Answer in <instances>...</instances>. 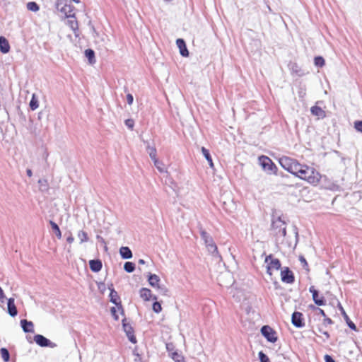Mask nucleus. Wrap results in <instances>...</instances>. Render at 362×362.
Listing matches in <instances>:
<instances>
[{
    "label": "nucleus",
    "mask_w": 362,
    "mask_h": 362,
    "mask_svg": "<svg viewBox=\"0 0 362 362\" xmlns=\"http://www.w3.org/2000/svg\"><path fill=\"white\" fill-rule=\"evenodd\" d=\"M295 176L313 185H317L321 179V175L315 168L302 164H300Z\"/></svg>",
    "instance_id": "1"
},
{
    "label": "nucleus",
    "mask_w": 362,
    "mask_h": 362,
    "mask_svg": "<svg viewBox=\"0 0 362 362\" xmlns=\"http://www.w3.org/2000/svg\"><path fill=\"white\" fill-rule=\"evenodd\" d=\"M272 228L274 234L276 237V241H279L281 238H284L286 235V223L280 216H273Z\"/></svg>",
    "instance_id": "2"
},
{
    "label": "nucleus",
    "mask_w": 362,
    "mask_h": 362,
    "mask_svg": "<svg viewBox=\"0 0 362 362\" xmlns=\"http://www.w3.org/2000/svg\"><path fill=\"white\" fill-rule=\"evenodd\" d=\"M279 163L284 169L294 175H296L300 164L296 160L288 156H283L280 158Z\"/></svg>",
    "instance_id": "3"
},
{
    "label": "nucleus",
    "mask_w": 362,
    "mask_h": 362,
    "mask_svg": "<svg viewBox=\"0 0 362 362\" xmlns=\"http://www.w3.org/2000/svg\"><path fill=\"white\" fill-rule=\"evenodd\" d=\"M259 163L263 170L267 173H276L277 167L272 160L267 156H262L259 158Z\"/></svg>",
    "instance_id": "4"
},
{
    "label": "nucleus",
    "mask_w": 362,
    "mask_h": 362,
    "mask_svg": "<svg viewBox=\"0 0 362 362\" xmlns=\"http://www.w3.org/2000/svg\"><path fill=\"white\" fill-rule=\"evenodd\" d=\"M265 262L268 263L267 267V273L269 275H272L271 270L272 269L279 270L281 268V262L279 259L273 258L272 255H269L266 257L265 258Z\"/></svg>",
    "instance_id": "5"
},
{
    "label": "nucleus",
    "mask_w": 362,
    "mask_h": 362,
    "mask_svg": "<svg viewBox=\"0 0 362 362\" xmlns=\"http://www.w3.org/2000/svg\"><path fill=\"white\" fill-rule=\"evenodd\" d=\"M35 342L41 347H50L55 348L57 346V344L51 341L42 334H36L34 336Z\"/></svg>",
    "instance_id": "6"
},
{
    "label": "nucleus",
    "mask_w": 362,
    "mask_h": 362,
    "mask_svg": "<svg viewBox=\"0 0 362 362\" xmlns=\"http://www.w3.org/2000/svg\"><path fill=\"white\" fill-rule=\"evenodd\" d=\"M261 333L269 342L274 343L277 341L276 332L268 325H264L261 328Z\"/></svg>",
    "instance_id": "7"
},
{
    "label": "nucleus",
    "mask_w": 362,
    "mask_h": 362,
    "mask_svg": "<svg viewBox=\"0 0 362 362\" xmlns=\"http://www.w3.org/2000/svg\"><path fill=\"white\" fill-rule=\"evenodd\" d=\"M309 291L312 293L313 300L317 305L322 306L326 304L325 297L322 296H320L319 291L313 286L310 287Z\"/></svg>",
    "instance_id": "8"
},
{
    "label": "nucleus",
    "mask_w": 362,
    "mask_h": 362,
    "mask_svg": "<svg viewBox=\"0 0 362 362\" xmlns=\"http://www.w3.org/2000/svg\"><path fill=\"white\" fill-rule=\"evenodd\" d=\"M292 324L298 328H302L305 326L303 315L300 312H294L291 317Z\"/></svg>",
    "instance_id": "9"
},
{
    "label": "nucleus",
    "mask_w": 362,
    "mask_h": 362,
    "mask_svg": "<svg viewBox=\"0 0 362 362\" xmlns=\"http://www.w3.org/2000/svg\"><path fill=\"white\" fill-rule=\"evenodd\" d=\"M281 281L286 284H293L295 281L294 275L288 267H285L281 272Z\"/></svg>",
    "instance_id": "10"
},
{
    "label": "nucleus",
    "mask_w": 362,
    "mask_h": 362,
    "mask_svg": "<svg viewBox=\"0 0 362 362\" xmlns=\"http://www.w3.org/2000/svg\"><path fill=\"white\" fill-rule=\"evenodd\" d=\"M122 327H123V329L125 332L129 340L133 344L136 343V339L134 334V329L129 324L126 322L125 319L122 320Z\"/></svg>",
    "instance_id": "11"
},
{
    "label": "nucleus",
    "mask_w": 362,
    "mask_h": 362,
    "mask_svg": "<svg viewBox=\"0 0 362 362\" xmlns=\"http://www.w3.org/2000/svg\"><path fill=\"white\" fill-rule=\"evenodd\" d=\"M109 289L110 290V300L112 303L115 304L119 310H121V312L123 313L124 310L122 308V306L121 305V301L119 299V297L117 294V292L113 288L109 287Z\"/></svg>",
    "instance_id": "12"
},
{
    "label": "nucleus",
    "mask_w": 362,
    "mask_h": 362,
    "mask_svg": "<svg viewBox=\"0 0 362 362\" xmlns=\"http://www.w3.org/2000/svg\"><path fill=\"white\" fill-rule=\"evenodd\" d=\"M21 326L25 333H33L34 332V325L31 321H28L25 319L21 320Z\"/></svg>",
    "instance_id": "13"
},
{
    "label": "nucleus",
    "mask_w": 362,
    "mask_h": 362,
    "mask_svg": "<svg viewBox=\"0 0 362 362\" xmlns=\"http://www.w3.org/2000/svg\"><path fill=\"white\" fill-rule=\"evenodd\" d=\"M7 311L11 317H15L18 314V310L14 303V298H10L7 302Z\"/></svg>",
    "instance_id": "14"
},
{
    "label": "nucleus",
    "mask_w": 362,
    "mask_h": 362,
    "mask_svg": "<svg viewBox=\"0 0 362 362\" xmlns=\"http://www.w3.org/2000/svg\"><path fill=\"white\" fill-rule=\"evenodd\" d=\"M176 44L180 49V53L182 57H188L189 52L186 43L183 39L179 38L176 40Z\"/></svg>",
    "instance_id": "15"
},
{
    "label": "nucleus",
    "mask_w": 362,
    "mask_h": 362,
    "mask_svg": "<svg viewBox=\"0 0 362 362\" xmlns=\"http://www.w3.org/2000/svg\"><path fill=\"white\" fill-rule=\"evenodd\" d=\"M90 269L93 272H98L101 270L103 264L100 259H92L89 262Z\"/></svg>",
    "instance_id": "16"
},
{
    "label": "nucleus",
    "mask_w": 362,
    "mask_h": 362,
    "mask_svg": "<svg viewBox=\"0 0 362 362\" xmlns=\"http://www.w3.org/2000/svg\"><path fill=\"white\" fill-rule=\"evenodd\" d=\"M10 50V45L6 37H0V51L4 53H8Z\"/></svg>",
    "instance_id": "17"
},
{
    "label": "nucleus",
    "mask_w": 362,
    "mask_h": 362,
    "mask_svg": "<svg viewBox=\"0 0 362 362\" xmlns=\"http://www.w3.org/2000/svg\"><path fill=\"white\" fill-rule=\"evenodd\" d=\"M206 248L208 252H210L214 257H216L219 260L221 259V256L219 255L217 246L215 243L206 246Z\"/></svg>",
    "instance_id": "18"
},
{
    "label": "nucleus",
    "mask_w": 362,
    "mask_h": 362,
    "mask_svg": "<svg viewBox=\"0 0 362 362\" xmlns=\"http://www.w3.org/2000/svg\"><path fill=\"white\" fill-rule=\"evenodd\" d=\"M311 113L317 116L318 117L323 118L325 117V112L319 106L315 105L310 108Z\"/></svg>",
    "instance_id": "19"
},
{
    "label": "nucleus",
    "mask_w": 362,
    "mask_h": 362,
    "mask_svg": "<svg viewBox=\"0 0 362 362\" xmlns=\"http://www.w3.org/2000/svg\"><path fill=\"white\" fill-rule=\"evenodd\" d=\"M201 238L204 240L206 247L215 243L212 237L204 230L201 231Z\"/></svg>",
    "instance_id": "20"
},
{
    "label": "nucleus",
    "mask_w": 362,
    "mask_h": 362,
    "mask_svg": "<svg viewBox=\"0 0 362 362\" xmlns=\"http://www.w3.org/2000/svg\"><path fill=\"white\" fill-rule=\"evenodd\" d=\"M119 253L122 259H127L132 257V252L129 247H122Z\"/></svg>",
    "instance_id": "21"
},
{
    "label": "nucleus",
    "mask_w": 362,
    "mask_h": 362,
    "mask_svg": "<svg viewBox=\"0 0 362 362\" xmlns=\"http://www.w3.org/2000/svg\"><path fill=\"white\" fill-rule=\"evenodd\" d=\"M140 297L142 298L144 300L148 301L151 298V291L150 289L146 288H142L139 291Z\"/></svg>",
    "instance_id": "22"
},
{
    "label": "nucleus",
    "mask_w": 362,
    "mask_h": 362,
    "mask_svg": "<svg viewBox=\"0 0 362 362\" xmlns=\"http://www.w3.org/2000/svg\"><path fill=\"white\" fill-rule=\"evenodd\" d=\"M148 281L149 284L153 287L158 288V286H160L158 284V283L160 281V278L156 274H150L148 276Z\"/></svg>",
    "instance_id": "23"
},
{
    "label": "nucleus",
    "mask_w": 362,
    "mask_h": 362,
    "mask_svg": "<svg viewBox=\"0 0 362 362\" xmlns=\"http://www.w3.org/2000/svg\"><path fill=\"white\" fill-rule=\"evenodd\" d=\"M85 56L88 59L90 64L95 62V52L91 49H87L85 50Z\"/></svg>",
    "instance_id": "24"
},
{
    "label": "nucleus",
    "mask_w": 362,
    "mask_h": 362,
    "mask_svg": "<svg viewBox=\"0 0 362 362\" xmlns=\"http://www.w3.org/2000/svg\"><path fill=\"white\" fill-rule=\"evenodd\" d=\"M202 152L206 160L209 163V165L211 168H214V163L212 160V158L209 153V150H207L205 147L202 148Z\"/></svg>",
    "instance_id": "25"
},
{
    "label": "nucleus",
    "mask_w": 362,
    "mask_h": 362,
    "mask_svg": "<svg viewBox=\"0 0 362 362\" xmlns=\"http://www.w3.org/2000/svg\"><path fill=\"white\" fill-rule=\"evenodd\" d=\"M62 11L64 12L67 16V17L75 18V14L72 13V7L70 5H65L62 8Z\"/></svg>",
    "instance_id": "26"
},
{
    "label": "nucleus",
    "mask_w": 362,
    "mask_h": 362,
    "mask_svg": "<svg viewBox=\"0 0 362 362\" xmlns=\"http://www.w3.org/2000/svg\"><path fill=\"white\" fill-rule=\"evenodd\" d=\"M49 224L52 227V229L54 231L55 234H56V236L60 239L62 238V232L59 229V227L58 226V225L52 221H49Z\"/></svg>",
    "instance_id": "27"
},
{
    "label": "nucleus",
    "mask_w": 362,
    "mask_h": 362,
    "mask_svg": "<svg viewBox=\"0 0 362 362\" xmlns=\"http://www.w3.org/2000/svg\"><path fill=\"white\" fill-rule=\"evenodd\" d=\"M29 105H30V108L32 110H35L39 107L38 100H37L35 94H33Z\"/></svg>",
    "instance_id": "28"
},
{
    "label": "nucleus",
    "mask_w": 362,
    "mask_h": 362,
    "mask_svg": "<svg viewBox=\"0 0 362 362\" xmlns=\"http://www.w3.org/2000/svg\"><path fill=\"white\" fill-rule=\"evenodd\" d=\"M27 9L33 12H37L40 10V6L35 1H30L26 5Z\"/></svg>",
    "instance_id": "29"
},
{
    "label": "nucleus",
    "mask_w": 362,
    "mask_h": 362,
    "mask_svg": "<svg viewBox=\"0 0 362 362\" xmlns=\"http://www.w3.org/2000/svg\"><path fill=\"white\" fill-rule=\"evenodd\" d=\"M0 353L1 355V357L4 362H8L10 360V354L7 349L6 348H1L0 349Z\"/></svg>",
    "instance_id": "30"
},
{
    "label": "nucleus",
    "mask_w": 362,
    "mask_h": 362,
    "mask_svg": "<svg viewBox=\"0 0 362 362\" xmlns=\"http://www.w3.org/2000/svg\"><path fill=\"white\" fill-rule=\"evenodd\" d=\"M124 269L128 272H133L135 269V264L132 262H127L124 263Z\"/></svg>",
    "instance_id": "31"
},
{
    "label": "nucleus",
    "mask_w": 362,
    "mask_h": 362,
    "mask_svg": "<svg viewBox=\"0 0 362 362\" xmlns=\"http://www.w3.org/2000/svg\"><path fill=\"white\" fill-rule=\"evenodd\" d=\"M314 64L317 67H322L325 66V61L322 57L318 56L314 58Z\"/></svg>",
    "instance_id": "32"
},
{
    "label": "nucleus",
    "mask_w": 362,
    "mask_h": 362,
    "mask_svg": "<svg viewBox=\"0 0 362 362\" xmlns=\"http://www.w3.org/2000/svg\"><path fill=\"white\" fill-rule=\"evenodd\" d=\"M343 315L344 317V319L346 320V322L349 327L350 329H351L352 330L356 331V325L349 319V317H348V315L346 314V313L344 311H343Z\"/></svg>",
    "instance_id": "33"
},
{
    "label": "nucleus",
    "mask_w": 362,
    "mask_h": 362,
    "mask_svg": "<svg viewBox=\"0 0 362 362\" xmlns=\"http://www.w3.org/2000/svg\"><path fill=\"white\" fill-rule=\"evenodd\" d=\"M78 238L80 239V243H83L88 240V234L83 230H80L78 233Z\"/></svg>",
    "instance_id": "34"
},
{
    "label": "nucleus",
    "mask_w": 362,
    "mask_h": 362,
    "mask_svg": "<svg viewBox=\"0 0 362 362\" xmlns=\"http://www.w3.org/2000/svg\"><path fill=\"white\" fill-rule=\"evenodd\" d=\"M325 327L324 326H322L321 324L320 325H319L317 327V331L320 333L322 334L325 337L326 339H328L329 338V334L328 333V332L327 330L325 329Z\"/></svg>",
    "instance_id": "35"
},
{
    "label": "nucleus",
    "mask_w": 362,
    "mask_h": 362,
    "mask_svg": "<svg viewBox=\"0 0 362 362\" xmlns=\"http://www.w3.org/2000/svg\"><path fill=\"white\" fill-rule=\"evenodd\" d=\"M154 165L156 167V168L160 173L166 172L165 165L161 161H156Z\"/></svg>",
    "instance_id": "36"
},
{
    "label": "nucleus",
    "mask_w": 362,
    "mask_h": 362,
    "mask_svg": "<svg viewBox=\"0 0 362 362\" xmlns=\"http://www.w3.org/2000/svg\"><path fill=\"white\" fill-rule=\"evenodd\" d=\"M152 309L155 313H159L162 310L160 303L158 301L154 302L153 303Z\"/></svg>",
    "instance_id": "37"
},
{
    "label": "nucleus",
    "mask_w": 362,
    "mask_h": 362,
    "mask_svg": "<svg viewBox=\"0 0 362 362\" xmlns=\"http://www.w3.org/2000/svg\"><path fill=\"white\" fill-rule=\"evenodd\" d=\"M258 355L260 362H270L269 357L263 351H259Z\"/></svg>",
    "instance_id": "38"
},
{
    "label": "nucleus",
    "mask_w": 362,
    "mask_h": 362,
    "mask_svg": "<svg viewBox=\"0 0 362 362\" xmlns=\"http://www.w3.org/2000/svg\"><path fill=\"white\" fill-rule=\"evenodd\" d=\"M146 151L149 154V156H153V155H156V153H157L156 148L153 146H151L148 144L146 146Z\"/></svg>",
    "instance_id": "39"
},
{
    "label": "nucleus",
    "mask_w": 362,
    "mask_h": 362,
    "mask_svg": "<svg viewBox=\"0 0 362 362\" xmlns=\"http://www.w3.org/2000/svg\"><path fill=\"white\" fill-rule=\"evenodd\" d=\"M291 70L293 72H295L298 76H302L303 73L301 72V70L299 69L298 66L296 64H293L291 67Z\"/></svg>",
    "instance_id": "40"
},
{
    "label": "nucleus",
    "mask_w": 362,
    "mask_h": 362,
    "mask_svg": "<svg viewBox=\"0 0 362 362\" xmlns=\"http://www.w3.org/2000/svg\"><path fill=\"white\" fill-rule=\"evenodd\" d=\"M125 125L131 130L133 129L134 126V121L132 119H127L124 122Z\"/></svg>",
    "instance_id": "41"
},
{
    "label": "nucleus",
    "mask_w": 362,
    "mask_h": 362,
    "mask_svg": "<svg viewBox=\"0 0 362 362\" xmlns=\"http://www.w3.org/2000/svg\"><path fill=\"white\" fill-rule=\"evenodd\" d=\"M69 24L74 31H76L78 29V22L76 20L69 21Z\"/></svg>",
    "instance_id": "42"
},
{
    "label": "nucleus",
    "mask_w": 362,
    "mask_h": 362,
    "mask_svg": "<svg viewBox=\"0 0 362 362\" xmlns=\"http://www.w3.org/2000/svg\"><path fill=\"white\" fill-rule=\"evenodd\" d=\"M333 324V321L329 317H324L322 325L327 327L328 325Z\"/></svg>",
    "instance_id": "43"
},
{
    "label": "nucleus",
    "mask_w": 362,
    "mask_h": 362,
    "mask_svg": "<svg viewBox=\"0 0 362 362\" xmlns=\"http://www.w3.org/2000/svg\"><path fill=\"white\" fill-rule=\"evenodd\" d=\"M354 128L359 132H362V121L358 120L354 122Z\"/></svg>",
    "instance_id": "44"
},
{
    "label": "nucleus",
    "mask_w": 362,
    "mask_h": 362,
    "mask_svg": "<svg viewBox=\"0 0 362 362\" xmlns=\"http://www.w3.org/2000/svg\"><path fill=\"white\" fill-rule=\"evenodd\" d=\"M299 260L304 268H306L308 267V262L303 256H300Z\"/></svg>",
    "instance_id": "45"
},
{
    "label": "nucleus",
    "mask_w": 362,
    "mask_h": 362,
    "mask_svg": "<svg viewBox=\"0 0 362 362\" xmlns=\"http://www.w3.org/2000/svg\"><path fill=\"white\" fill-rule=\"evenodd\" d=\"M127 103L131 105L132 103H133V101H134V98H133V95L130 93L127 94Z\"/></svg>",
    "instance_id": "46"
},
{
    "label": "nucleus",
    "mask_w": 362,
    "mask_h": 362,
    "mask_svg": "<svg viewBox=\"0 0 362 362\" xmlns=\"http://www.w3.org/2000/svg\"><path fill=\"white\" fill-rule=\"evenodd\" d=\"M158 289L160 291L163 295H167L168 289L164 286H158Z\"/></svg>",
    "instance_id": "47"
},
{
    "label": "nucleus",
    "mask_w": 362,
    "mask_h": 362,
    "mask_svg": "<svg viewBox=\"0 0 362 362\" xmlns=\"http://www.w3.org/2000/svg\"><path fill=\"white\" fill-rule=\"evenodd\" d=\"M116 312H117L116 308L112 307V308H111V313H112V315H113L114 318H115L116 320H117L119 317H118V316H117V315Z\"/></svg>",
    "instance_id": "48"
},
{
    "label": "nucleus",
    "mask_w": 362,
    "mask_h": 362,
    "mask_svg": "<svg viewBox=\"0 0 362 362\" xmlns=\"http://www.w3.org/2000/svg\"><path fill=\"white\" fill-rule=\"evenodd\" d=\"M325 362H335L334 358L329 355L325 356Z\"/></svg>",
    "instance_id": "49"
},
{
    "label": "nucleus",
    "mask_w": 362,
    "mask_h": 362,
    "mask_svg": "<svg viewBox=\"0 0 362 362\" xmlns=\"http://www.w3.org/2000/svg\"><path fill=\"white\" fill-rule=\"evenodd\" d=\"M294 233H295V237H296V243H295V247H296L298 242V228L296 227H294Z\"/></svg>",
    "instance_id": "50"
},
{
    "label": "nucleus",
    "mask_w": 362,
    "mask_h": 362,
    "mask_svg": "<svg viewBox=\"0 0 362 362\" xmlns=\"http://www.w3.org/2000/svg\"><path fill=\"white\" fill-rule=\"evenodd\" d=\"M74 237H73L72 234L70 233H69V236L67 237V238H66V241H67L69 243H70V244H71V243H72L74 242Z\"/></svg>",
    "instance_id": "51"
},
{
    "label": "nucleus",
    "mask_w": 362,
    "mask_h": 362,
    "mask_svg": "<svg viewBox=\"0 0 362 362\" xmlns=\"http://www.w3.org/2000/svg\"><path fill=\"white\" fill-rule=\"evenodd\" d=\"M5 298V295L4 293L3 289L0 286V300L3 302L4 299Z\"/></svg>",
    "instance_id": "52"
},
{
    "label": "nucleus",
    "mask_w": 362,
    "mask_h": 362,
    "mask_svg": "<svg viewBox=\"0 0 362 362\" xmlns=\"http://www.w3.org/2000/svg\"><path fill=\"white\" fill-rule=\"evenodd\" d=\"M180 356L177 353L175 352V353H173V356H172V358H173L174 360H175V361H179V358H180Z\"/></svg>",
    "instance_id": "53"
},
{
    "label": "nucleus",
    "mask_w": 362,
    "mask_h": 362,
    "mask_svg": "<svg viewBox=\"0 0 362 362\" xmlns=\"http://www.w3.org/2000/svg\"><path fill=\"white\" fill-rule=\"evenodd\" d=\"M319 314H320L322 316H323L324 317H327L325 313V311L321 309V308H318L317 311Z\"/></svg>",
    "instance_id": "54"
},
{
    "label": "nucleus",
    "mask_w": 362,
    "mask_h": 362,
    "mask_svg": "<svg viewBox=\"0 0 362 362\" xmlns=\"http://www.w3.org/2000/svg\"><path fill=\"white\" fill-rule=\"evenodd\" d=\"M150 158L153 161L154 164L156 163V161H159V160L156 158V155H153V156H150Z\"/></svg>",
    "instance_id": "55"
},
{
    "label": "nucleus",
    "mask_w": 362,
    "mask_h": 362,
    "mask_svg": "<svg viewBox=\"0 0 362 362\" xmlns=\"http://www.w3.org/2000/svg\"><path fill=\"white\" fill-rule=\"evenodd\" d=\"M309 308L310 310H314V311H317V310L319 308L318 307H316L315 305H309Z\"/></svg>",
    "instance_id": "56"
},
{
    "label": "nucleus",
    "mask_w": 362,
    "mask_h": 362,
    "mask_svg": "<svg viewBox=\"0 0 362 362\" xmlns=\"http://www.w3.org/2000/svg\"><path fill=\"white\" fill-rule=\"evenodd\" d=\"M26 174H27V175H28V177H32V175H33V172H32L31 169H29V168H28V169H27V170H26Z\"/></svg>",
    "instance_id": "57"
},
{
    "label": "nucleus",
    "mask_w": 362,
    "mask_h": 362,
    "mask_svg": "<svg viewBox=\"0 0 362 362\" xmlns=\"http://www.w3.org/2000/svg\"><path fill=\"white\" fill-rule=\"evenodd\" d=\"M305 95V90H300V91L298 92V95H299V97H300V98H303Z\"/></svg>",
    "instance_id": "58"
},
{
    "label": "nucleus",
    "mask_w": 362,
    "mask_h": 362,
    "mask_svg": "<svg viewBox=\"0 0 362 362\" xmlns=\"http://www.w3.org/2000/svg\"><path fill=\"white\" fill-rule=\"evenodd\" d=\"M139 264H145V261L144 259H140L139 260Z\"/></svg>",
    "instance_id": "59"
},
{
    "label": "nucleus",
    "mask_w": 362,
    "mask_h": 362,
    "mask_svg": "<svg viewBox=\"0 0 362 362\" xmlns=\"http://www.w3.org/2000/svg\"><path fill=\"white\" fill-rule=\"evenodd\" d=\"M223 276H224V277H230V274L229 273H226V274H223Z\"/></svg>",
    "instance_id": "60"
},
{
    "label": "nucleus",
    "mask_w": 362,
    "mask_h": 362,
    "mask_svg": "<svg viewBox=\"0 0 362 362\" xmlns=\"http://www.w3.org/2000/svg\"><path fill=\"white\" fill-rule=\"evenodd\" d=\"M72 1L77 4L80 2V0H72Z\"/></svg>",
    "instance_id": "61"
},
{
    "label": "nucleus",
    "mask_w": 362,
    "mask_h": 362,
    "mask_svg": "<svg viewBox=\"0 0 362 362\" xmlns=\"http://www.w3.org/2000/svg\"><path fill=\"white\" fill-rule=\"evenodd\" d=\"M153 299H154V300H156V299H157L156 296H154V297H153Z\"/></svg>",
    "instance_id": "62"
}]
</instances>
